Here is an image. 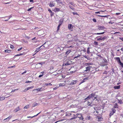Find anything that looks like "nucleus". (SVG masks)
<instances>
[{
	"label": "nucleus",
	"mask_w": 123,
	"mask_h": 123,
	"mask_svg": "<svg viewBox=\"0 0 123 123\" xmlns=\"http://www.w3.org/2000/svg\"><path fill=\"white\" fill-rule=\"evenodd\" d=\"M9 119L7 117V118L4 119L3 120V121L4 122H6V121H9Z\"/></svg>",
	"instance_id": "obj_28"
},
{
	"label": "nucleus",
	"mask_w": 123,
	"mask_h": 123,
	"mask_svg": "<svg viewBox=\"0 0 123 123\" xmlns=\"http://www.w3.org/2000/svg\"><path fill=\"white\" fill-rule=\"evenodd\" d=\"M24 42L26 44H27L28 43V41H27L26 40H25L24 39Z\"/></svg>",
	"instance_id": "obj_48"
},
{
	"label": "nucleus",
	"mask_w": 123,
	"mask_h": 123,
	"mask_svg": "<svg viewBox=\"0 0 123 123\" xmlns=\"http://www.w3.org/2000/svg\"><path fill=\"white\" fill-rule=\"evenodd\" d=\"M53 11L55 12H58L59 11H62L60 10V9L58 7H55V8Z\"/></svg>",
	"instance_id": "obj_6"
},
{
	"label": "nucleus",
	"mask_w": 123,
	"mask_h": 123,
	"mask_svg": "<svg viewBox=\"0 0 123 123\" xmlns=\"http://www.w3.org/2000/svg\"><path fill=\"white\" fill-rule=\"evenodd\" d=\"M55 1L57 2V3L59 4H61L62 2H60L61 0H55Z\"/></svg>",
	"instance_id": "obj_34"
},
{
	"label": "nucleus",
	"mask_w": 123,
	"mask_h": 123,
	"mask_svg": "<svg viewBox=\"0 0 123 123\" xmlns=\"http://www.w3.org/2000/svg\"><path fill=\"white\" fill-rule=\"evenodd\" d=\"M18 90V89H15L14 90H13V89H12V91L11 92H13L15 91H16L17 90Z\"/></svg>",
	"instance_id": "obj_51"
},
{
	"label": "nucleus",
	"mask_w": 123,
	"mask_h": 123,
	"mask_svg": "<svg viewBox=\"0 0 123 123\" xmlns=\"http://www.w3.org/2000/svg\"><path fill=\"white\" fill-rule=\"evenodd\" d=\"M107 72L106 71H105L103 73V74H107Z\"/></svg>",
	"instance_id": "obj_60"
},
{
	"label": "nucleus",
	"mask_w": 123,
	"mask_h": 123,
	"mask_svg": "<svg viewBox=\"0 0 123 123\" xmlns=\"http://www.w3.org/2000/svg\"><path fill=\"white\" fill-rule=\"evenodd\" d=\"M90 98H90L89 96V95L86 98H85L84 100L85 101H86L90 99Z\"/></svg>",
	"instance_id": "obj_22"
},
{
	"label": "nucleus",
	"mask_w": 123,
	"mask_h": 123,
	"mask_svg": "<svg viewBox=\"0 0 123 123\" xmlns=\"http://www.w3.org/2000/svg\"><path fill=\"white\" fill-rule=\"evenodd\" d=\"M37 103H36L34 102V103L32 104V106L33 107H35L37 106Z\"/></svg>",
	"instance_id": "obj_29"
},
{
	"label": "nucleus",
	"mask_w": 123,
	"mask_h": 123,
	"mask_svg": "<svg viewBox=\"0 0 123 123\" xmlns=\"http://www.w3.org/2000/svg\"><path fill=\"white\" fill-rule=\"evenodd\" d=\"M84 82V80H82L80 82L79 85H80L82 83H83Z\"/></svg>",
	"instance_id": "obj_61"
},
{
	"label": "nucleus",
	"mask_w": 123,
	"mask_h": 123,
	"mask_svg": "<svg viewBox=\"0 0 123 123\" xmlns=\"http://www.w3.org/2000/svg\"><path fill=\"white\" fill-rule=\"evenodd\" d=\"M95 93H92L89 95V96L91 98H92L94 97L95 95Z\"/></svg>",
	"instance_id": "obj_17"
},
{
	"label": "nucleus",
	"mask_w": 123,
	"mask_h": 123,
	"mask_svg": "<svg viewBox=\"0 0 123 123\" xmlns=\"http://www.w3.org/2000/svg\"><path fill=\"white\" fill-rule=\"evenodd\" d=\"M84 57L85 58L87 59L88 60H89V57L88 56H86V55H85L84 56Z\"/></svg>",
	"instance_id": "obj_33"
},
{
	"label": "nucleus",
	"mask_w": 123,
	"mask_h": 123,
	"mask_svg": "<svg viewBox=\"0 0 123 123\" xmlns=\"http://www.w3.org/2000/svg\"><path fill=\"white\" fill-rule=\"evenodd\" d=\"M69 7L70 8H71V9H72V10H73V11L74 10V8H73V7H72V6H70V5H69Z\"/></svg>",
	"instance_id": "obj_39"
},
{
	"label": "nucleus",
	"mask_w": 123,
	"mask_h": 123,
	"mask_svg": "<svg viewBox=\"0 0 123 123\" xmlns=\"http://www.w3.org/2000/svg\"><path fill=\"white\" fill-rule=\"evenodd\" d=\"M11 51L9 50H8V49H6V50H5V52H7V53H10V52Z\"/></svg>",
	"instance_id": "obj_41"
},
{
	"label": "nucleus",
	"mask_w": 123,
	"mask_h": 123,
	"mask_svg": "<svg viewBox=\"0 0 123 123\" xmlns=\"http://www.w3.org/2000/svg\"><path fill=\"white\" fill-rule=\"evenodd\" d=\"M87 105H88V106H90V107H91V106H92V105H91L90 102H88V104H87Z\"/></svg>",
	"instance_id": "obj_47"
},
{
	"label": "nucleus",
	"mask_w": 123,
	"mask_h": 123,
	"mask_svg": "<svg viewBox=\"0 0 123 123\" xmlns=\"http://www.w3.org/2000/svg\"><path fill=\"white\" fill-rule=\"evenodd\" d=\"M105 32H103L99 33V35H103L104 33Z\"/></svg>",
	"instance_id": "obj_58"
},
{
	"label": "nucleus",
	"mask_w": 123,
	"mask_h": 123,
	"mask_svg": "<svg viewBox=\"0 0 123 123\" xmlns=\"http://www.w3.org/2000/svg\"><path fill=\"white\" fill-rule=\"evenodd\" d=\"M71 52L70 50H68L66 52V55H68Z\"/></svg>",
	"instance_id": "obj_26"
},
{
	"label": "nucleus",
	"mask_w": 123,
	"mask_h": 123,
	"mask_svg": "<svg viewBox=\"0 0 123 123\" xmlns=\"http://www.w3.org/2000/svg\"><path fill=\"white\" fill-rule=\"evenodd\" d=\"M79 119L80 120H82L83 121H84V118H83L82 116L81 117H80V118H79Z\"/></svg>",
	"instance_id": "obj_40"
},
{
	"label": "nucleus",
	"mask_w": 123,
	"mask_h": 123,
	"mask_svg": "<svg viewBox=\"0 0 123 123\" xmlns=\"http://www.w3.org/2000/svg\"><path fill=\"white\" fill-rule=\"evenodd\" d=\"M111 110L112 111L110 112L109 114V116L110 117H111L112 115H113V114L115 113V111H116V110H115L114 108L112 109Z\"/></svg>",
	"instance_id": "obj_3"
},
{
	"label": "nucleus",
	"mask_w": 123,
	"mask_h": 123,
	"mask_svg": "<svg viewBox=\"0 0 123 123\" xmlns=\"http://www.w3.org/2000/svg\"><path fill=\"white\" fill-rule=\"evenodd\" d=\"M120 88V86H115L114 87V88L115 89H118Z\"/></svg>",
	"instance_id": "obj_19"
},
{
	"label": "nucleus",
	"mask_w": 123,
	"mask_h": 123,
	"mask_svg": "<svg viewBox=\"0 0 123 123\" xmlns=\"http://www.w3.org/2000/svg\"><path fill=\"white\" fill-rule=\"evenodd\" d=\"M96 38L98 41L104 40L106 39V37L105 36L102 37L101 36H100L97 37Z\"/></svg>",
	"instance_id": "obj_2"
},
{
	"label": "nucleus",
	"mask_w": 123,
	"mask_h": 123,
	"mask_svg": "<svg viewBox=\"0 0 123 123\" xmlns=\"http://www.w3.org/2000/svg\"><path fill=\"white\" fill-rule=\"evenodd\" d=\"M68 28L69 30H71L72 29L71 31H72V25L71 24H69L68 25Z\"/></svg>",
	"instance_id": "obj_14"
},
{
	"label": "nucleus",
	"mask_w": 123,
	"mask_h": 123,
	"mask_svg": "<svg viewBox=\"0 0 123 123\" xmlns=\"http://www.w3.org/2000/svg\"><path fill=\"white\" fill-rule=\"evenodd\" d=\"M77 117L78 118H80V117L82 116V115L81 114H77Z\"/></svg>",
	"instance_id": "obj_25"
},
{
	"label": "nucleus",
	"mask_w": 123,
	"mask_h": 123,
	"mask_svg": "<svg viewBox=\"0 0 123 123\" xmlns=\"http://www.w3.org/2000/svg\"><path fill=\"white\" fill-rule=\"evenodd\" d=\"M34 87L33 86H32L31 87H28V88L25 89L24 90V92H26L28 90L33 88Z\"/></svg>",
	"instance_id": "obj_13"
},
{
	"label": "nucleus",
	"mask_w": 123,
	"mask_h": 123,
	"mask_svg": "<svg viewBox=\"0 0 123 123\" xmlns=\"http://www.w3.org/2000/svg\"><path fill=\"white\" fill-rule=\"evenodd\" d=\"M78 57L77 56H75V57L74 58V59H75V58H76L77 59V60H76V59H75V60H78Z\"/></svg>",
	"instance_id": "obj_55"
},
{
	"label": "nucleus",
	"mask_w": 123,
	"mask_h": 123,
	"mask_svg": "<svg viewBox=\"0 0 123 123\" xmlns=\"http://www.w3.org/2000/svg\"><path fill=\"white\" fill-rule=\"evenodd\" d=\"M65 84L64 83H60L59 85V86H65Z\"/></svg>",
	"instance_id": "obj_32"
},
{
	"label": "nucleus",
	"mask_w": 123,
	"mask_h": 123,
	"mask_svg": "<svg viewBox=\"0 0 123 123\" xmlns=\"http://www.w3.org/2000/svg\"><path fill=\"white\" fill-rule=\"evenodd\" d=\"M93 21L95 22H96L97 21L96 19L95 18H93L92 19Z\"/></svg>",
	"instance_id": "obj_53"
},
{
	"label": "nucleus",
	"mask_w": 123,
	"mask_h": 123,
	"mask_svg": "<svg viewBox=\"0 0 123 123\" xmlns=\"http://www.w3.org/2000/svg\"><path fill=\"white\" fill-rule=\"evenodd\" d=\"M90 48L89 47L87 49V53L88 54H89L90 53Z\"/></svg>",
	"instance_id": "obj_37"
},
{
	"label": "nucleus",
	"mask_w": 123,
	"mask_h": 123,
	"mask_svg": "<svg viewBox=\"0 0 123 123\" xmlns=\"http://www.w3.org/2000/svg\"><path fill=\"white\" fill-rule=\"evenodd\" d=\"M92 34H93V35H95V34L99 35V33H92Z\"/></svg>",
	"instance_id": "obj_59"
},
{
	"label": "nucleus",
	"mask_w": 123,
	"mask_h": 123,
	"mask_svg": "<svg viewBox=\"0 0 123 123\" xmlns=\"http://www.w3.org/2000/svg\"><path fill=\"white\" fill-rule=\"evenodd\" d=\"M98 29L99 30H102L103 29H106V28L104 26H98Z\"/></svg>",
	"instance_id": "obj_9"
},
{
	"label": "nucleus",
	"mask_w": 123,
	"mask_h": 123,
	"mask_svg": "<svg viewBox=\"0 0 123 123\" xmlns=\"http://www.w3.org/2000/svg\"><path fill=\"white\" fill-rule=\"evenodd\" d=\"M94 44L95 45H98V43L96 41H95L94 43Z\"/></svg>",
	"instance_id": "obj_43"
},
{
	"label": "nucleus",
	"mask_w": 123,
	"mask_h": 123,
	"mask_svg": "<svg viewBox=\"0 0 123 123\" xmlns=\"http://www.w3.org/2000/svg\"><path fill=\"white\" fill-rule=\"evenodd\" d=\"M91 118V117L90 116H87V117L86 118L88 120L90 119Z\"/></svg>",
	"instance_id": "obj_57"
},
{
	"label": "nucleus",
	"mask_w": 123,
	"mask_h": 123,
	"mask_svg": "<svg viewBox=\"0 0 123 123\" xmlns=\"http://www.w3.org/2000/svg\"><path fill=\"white\" fill-rule=\"evenodd\" d=\"M92 68L91 66H88L86 68V70L85 71L87 72V71H88L89 72L90 71V69L91 68Z\"/></svg>",
	"instance_id": "obj_10"
},
{
	"label": "nucleus",
	"mask_w": 123,
	"mask_h": 123,
	"mask_svg": "<svg viewBox=\"0 0 123 123\" xmlns=\"http://www.w3.org/2000/svg\"><path fill=\"white\" fill-rule=\"evenodd\" d=\"M118 108V106L117 103L115 104L114 105V106L113 108Z\"/></svg>",
	"instance_id": "obj_21"
},
{
	"label": "nucleus",
	"mask_w": 123,
	"mask_h": 123,
	"mask_svg": "<svg viewBox=\"0 0 123 123\" xmlns=\"http://www.w3.org/2000/svg\"><path fill=\"white\" fill-rule=\"evenodd\" d=\"M19 110V107L16 108V109L14 110V112H16L18 111Z\"/></svg>",
	"instance_id": "obj_27"
},
{
	"label": "nucleus",
	"mask_w": 123,
	"mask_h": 123,
	"mask_svg": "<svg viewBox=\"0 0 123 123\" xmlns=\"http://www.w3.org/2000/svg\"><path fill=\"white\" fill-rule=\"evenodd\" d=\"M43 74L40 75H39V76H38V77L39 78H40V77H42L43 76Z\"/></svg>",
	"instance_id": "obj_63"
},
{
	"label": "nucleus",
	"mask_w": 123,
	"mask_h": 123,
	"mask_svg": "<svg viewBox=\"0 0 123 123\" xmlns=\"http://www.w3.org/2000/svg\"><path fill=\"white\" fill-rule=\"evenodd\" d=\"M69 4H70L71 5H73L74 6V5H75V4H74L73 2H70L69 3Z\"/></svg>",
	"instance_id": "obj_49"
},
{
	"label": "nucleus",
	"mask_w": 123,
	"mask_h": 123,
	"mask_svg": "<svg viewBox=\"0 0 123 123\" xmlns=\"http://www.w3.org/2000/svg\"><path fill=\"white\" fill-rule=\"evenodd\" d=\"M45 63L44 62H41L40 63H37L36 64V65H37L38 64H41V65H43Z\"/></svg>",
	"instance_id": "obj_30"
},
{
	"label": "nucleus",
	"mask_w": 123,
	"mask_h": 123,
	"mask_svg": "<svg viewBox=\"0 0 123 123\" xmlns=\"http://www.w3.org/2000/svg\"><path fill=\"white\" fill-rule=\"evenodd\" d=\"M63 19H61L59 21V25H61L63 23Z\"/></svg>",
	"instance_id": "obj_15"
},
{
	"label": "nucleus",
	"mask_w": 123,
	"mask_h": 123,
	"mask_svg": "<svg viewBox=\"0 0 123 123\" xmlns=\"http://www.w3.org/2000/svg\"><path fill=\"white\" fill-rule=\"evenodd\" d=\"M25 37H24L25 39H26L27 40H29L30 38V37L29 36H27L25 34Z\"/></svg>",
	"instance_id": "obj_16"
},
{
	"label": "nucleus",
	"mask_w": 123,
	"mask_h": 123,
	"mask_svg": "<svg viewBox=\"0 0 123 123\" xmlns=\"http://www.w3.org/2000/svg\"><path fill=\"white\" fill-rule=\"evenodd\" d=\"M98 16H100L101 17H106L107 18V17L108 16L105 15V16H101L98 15H97Z\"/></svg>",
	"instance_id": "obj_36"
},
{
	"label": "nucleus",
	"mask_w": 123,
	"mask_h": 123,
	"mask_svg": "<svg viewBox=\"0 0 123 123\" xmlns=\"http://www.w3.org/2000/svg\"><path fill=\"white\" fill-rule=\"evenodd\" d=\"M48 11L50 13L51 16V17H52L54 15V13L51 11L50 9H48Z\"/></svg>",
	"instance_id": "obj_12"
},
{
	"label": "nucleus",
	"mask_w": 123,
	"mask_h": 123,
	"mask_svg": "<svg viewBox=\"0 0 123 123\" xmlns=\"http://www.w3.org/2000/svg\"><path fill=\"white\" fill-rule=\"evenodd\" d=\"M121 14V13H116V15H120V14Z\"/></svg>",
	"instance_id": "obj_64"
},
{
	"label": "nucleus",
	"mask_w": 123,
	"mask_h": 123,
	"mask_svg": "<svg viewBox=\"0 0 123 123\" xmlns=\"http://www.w3.org/2000/svg\"><path fill=\"white\" fill-rule=\"evenodd\" d=\"M118 103H119L120 104H123V102L122 100H120L119 99H118Z\"/></svg>",
	"instance_id": "obj_31"
},
{
	"label": "nucleus",
	"mask_w": 123,
	"mask_h": 123,
	"mask_svg": "<svg viewBox=\"0 0 123 123\" xmlns=\"http://www.w3.org/2000/svg\"><path fill=\"white\" fill-rule=\"evenodd\" d=\"M36 90L38 91H42L43 90H44V86H43L41 88H37Z\"/></svg>",
	"instance_id": "obj_11"
},
{
	"label": "nucleus",
	"mask_w": 123,
	"mask_h": 123,
	"mask_svg": "<svg viewBox=\"0 0 123 123\" xmlns=\"http://www.w3.org/2000/svg\"><path fill=\"white\" fill-rule=\"evenodd\" d=\"M5 99V97H0V100H2Z\"/></svg>",
	"instance_id": "obj_38"
},
{
	"label": "nucleus",
	"mask_w": 123,
	"mask_h": 123,
	"mask_svg": "<svg viewBox=\"0 0 123 123\" xmlns=\"http://www.w3.org/2000/svg\"><path fill=\"white\" fill-rule=\"evenodd\" d=\"M73 115L74 117H73L71 119H74L76 118L77 117V114L76 115H75V114H74Z\"/></svg>",
	"instance_id": "obj_20"
},
{
	"label": "nucleus",
	"mask_w": 123,
	"mask_h": 123,
	"mask_svg": "<svg viewBox=\"0 0 123 123\" xmlns=\"http://www.w3.org/2000/svg\"><path fill=\"white\" fill-rule=\"evenodd\" d=\"M119 39L121 40L123 42V38L122 37H119Z\"/></svg>",
	"instance_id": "obj_62"
},
{
	"label": "nucleus",
	"mask_w": 123,
	"mask_h": 123,
	"mask_svg": "<svg viewBox=\"0 0 123 123\" xmlns=\"http://www.w3.org/2000/svg\"><path fill=\"white\" fill-rule=\"evenodd\" d=\"M89 77H87L83 79L82 80H84V82H85L86 81V80H89Z\"/></svg>",
	"instance_id": "obj_23"
},
{
	"label": "nucleus",
	"mask_w": 123,
	"mask_h": 123,
	"mask_svg": "<svg viewBox=\"0 0 123 123\" xmlns=\"http://www.w3.org/2000/svg\"><path fill=\"white\" fill-rule=\"evenodd\" d=\"M92 64L91 63H85V65L86 66H88L91 65Z\"/></svg>",
	"instance_id": "obj_35"
},
{
	"label": "nucleus",
	"mask_w": 123,
	"mask_h": 123,
	"mask_svg": "<svg viewBox=\"0 0 123 123\" xmlns=\"http://www.w3.org/2000/svg\"><path fill=\"white\" fill-rule=\"evenodd\" d=\"M52 85L50 83H45L44 84V85L43 86L44 87L45 86H46L47 85H49V86H51Z\"/></svg>",
	"instance_id": "obj_24"
},
{
	"label": "nucleus",
	"mask_w": 123,
	"mask_h": 123,
	"mask_svg": "<svg viewBox=\"0 0 123 123\" xmlns=\"http://www.w3.org/2000/svg\"><path fill=\"white\" fill-rule=\"evenodd\" d=\"M77 82L78 81L77 80H72L71 81V83H70V85H74L76 84Z\"/></svg>",
	"instance_id": "obj_7"
},
{
	"label": "nucleus",
	"mask_w": 123,
	"mask_h": 123,
	"mask_svg": "<svg viewBox=\"0 0 123 123\" xmlns=\"http://www.w3.org/2000/svg\"><path fill=\"white\" fill-rule=\"evenodd\" d=\"M73 14L74 15H78V14L76 12H73Z\"/></svg>",
	"instance_id": "obj_46"
},
{
	"label": "nucleus",
	"mask_w": 123,
	"mask_h": 123,
	"mask_svg": "<svg viewBox=\"0 0 123 123\" xmlns=\"http://www.w3.org/2000/svg\"><path fill=\"white\" fill-rule=\"evenodd\" d=\"M103 118L102 117H99V118H98V121H102L103 120Z\"/></svg>",
	"instance_id": "obj_42"
},
{
	"label": "nucleus",
	"mask_w": 123,
	"mask_h": 123,
	"mask_svg": "<svg viewBox=\"0 0 123 123\" xmlns=\"http://www.w3.org/2000/svg\"><path fill=\"white\" fill-rule=\"evenodd\" d=\"M31 82V81H26L25 82V83H30V82Z\"/></svg>",
	"instance_id": "obj_56"
},
{
	"label": "nucleus",
	"mask_w": 123,
	"mask_h": 123,
	"mask_svg": "<svg viewBox=\"0 0 123 123\" xmlns=\"http://www.w3.org/2000/svg\"><path fill=\"white\" fill-rule=\"evenodd\" d=\"M33 8V7H32L31 8H29V9H28L27 10L28 11H30L31 9H32Z\"/></svg>",
	"instance_id": "obj_50"
},
{
	"label": "nucleus",
	"mask_w": 123,
	"mask_h": 123,
	"mask_svg": "<svg viewBox=\"0 0 123 123\" xmlns=\"http://www.w3.org/2000/svg\"><path fill=\"white\" fill-rule=\"evenodd\" d=\"M45 43H44V44L42 45L41 46H40V47H38L36 49V51H37L36 53H37L41 49H42V48H41V47L43 46V45Z\"/></svg>",
	"instance_id": "obj_5"
},
{
	"label": "nucleus",
	"mask_w": 123,
	"mask_h": 123,
	"mask_svg": "<svg viewBox=\"0 0 123 123\" xmlns=\"http://www.w3.org/2000/svg\"><path fill=\"white\" fill-rule=\"evenodd\" d=\"M103 60L104 61V62H105L106 63H107L108 62H107V60L106 59H103Z\"/></svg>",
	"instance_id": "obj_44"
},
{
	"label": "nucleus",
	"mask_w": 123,
	"mask_h": 123,
	"mask_svg": "<svg viewBox=\"0 0 123 123\" xmlns=\"http://www.w3.org/2000/svg\"><path fill=\"white\" fill-rule=\"evenodd\" d=\"M36 37H35L34 38H33L31 40L32 41H35V40H36L37 39H36Z\"/></svg>",
	"instance_id": "obj_52"
},
{
	"label": "nucleus",
	"mask_w": 123,
	"mask_h": 123,
	"mask_svg": "<svg viewBox=\"0 0 123 123\" xmlns=\"http://www.w3.org/2000/svg\"><path fill=\"white\" fill-rule=\"evenodd\" d=\"M41 112H39V113H38L37 114V115H34L33 116H32V117H27V118H28V119H29L30 118H33L34 117H36V116H37L39 114H40V113Z\"/></svg>",
	"instance_id": "obj_18"
},
{
	"label": "nucleus",
	"mask_w": 123,
	"mask_h": 123,
	"mask_svg": "<svg viewBox=\"0 0 123 123\" xmlns=\"http://www.w3.org/2000/svg\"><path fill=\"white\" fill-rule=\"evenodd\" d=\"M114 59L117 61L118 64L120 65L121 67L123 68V63L121 62L119 57H116Z\"/></svg>",
	"instance_id": "obj_1"
},
{
	"label": "nucleus",
	"mask_w": 123,
	"mask_h": 123,
	"mask_svg": "<svg viewBox=\"0 0 123 123\" xmlns=\"http://www.w3.org/2000/svg\"><path fill=\"white\" fill-rule=\"evenodd\" d=\"M71 64V62L70 61H68L66 63H64L63 64V66H67Z\"/></svg>",
	"instance_id": "obj_8"
},
{
	"label": "nucleus",
	"mask_w": 123,
	"mask_h": 123,
	"mask_svg": "<svg viewBox=\"0 0 123 123\" xmlns=\"http://www.w3.org/2000/svg\"><path fill=\"white\" fill-rule=\"evenodd\" d=\"M55 3L52 1H51L49 4V5L50 7H52L55 6Z\"/></svg>",
	"instance_id": "obj_4"
},
{
	"label": "nucleus",
	"mask_w": 123,
	"mask_h": 123,
	"mask_svg": "<svg viewBox=\"0 0 123 123\" xmlns=\"http://www.w3.org/2000/svg\"><path fill=\"white\" fill-rule=\"evenodd\" d=\"M97 97H94V98L93 99H92V101H93L95 99H96V100H98L97 99Z\"/></svg>",
	"instance_id": "obj_54"
},
{
	"label": "nucleus",
	"mask_w": 123,
	"mask_h": 123,
	"mask_svg": "<svg viewBox=\"0 0 123 123\" xmlns=\"http://www.w3.org/2000/svg\"><path fill=\"white\" fill-rule=\"evenodd\" d=\"M29 107V105H26L25 107L24 108V109H27Z\"/></svg>",
	"instance_id": "obj_45"
}]
</instances>
